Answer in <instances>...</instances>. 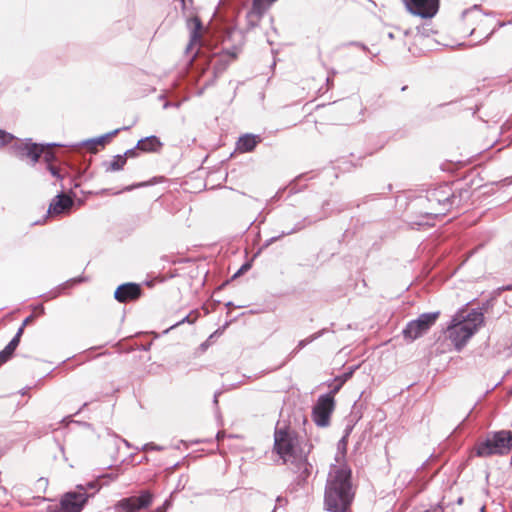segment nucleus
Here are the masks:
<instances>
[{
	"instance_id": "nucleus-25",
	"label": "nucleus",
	"mask_w": 512,
	"mask_h": 512,
	"mask_svg": "<svg viewBox=\"0 0 512 512\" xmlns=\"http://www.w3.org/2000/svg\"><path fill=\"white\" fill-rule=\"evenodd\" d=\"M198 317H199V312L197 310H193L188 315L183 317L181 320L172 324L165 332H168L169 330H172L183 323L193 324L197 321Z\"/></svg>"
},
{
	"instance_id": "nucleus-43",
	"label": "nucleus",
	"mask_w": 512,
	"mask_h": 512,
	"mask_svg": "<svg viewBox=\"0 0 512 512\" xmlns=\"http://www.w3.org/2000/svg\"><path fill=\"white\" fill-rule=\"evenodd\" d=\"M146 184L145 183H139V184H134L132 186H128L125 188V190L127 191H131L132 189L134 188H138V187H142V186H145Z\"/></svg>"
},
{
	"instance_id": "nucleus-45",
	"label": "nucleus",
	"mask_w": 512,
	"mask_h": 512,
	"mask_svg": "<svg viewBox=\"0 0 512 512\" xmlns=\"http://www.w3.org/2000/svg\"><path fill=\"white\" fill-rule=\"evenodd\" d=\"M33 319V315H30L28 316L27 318L24 319L23 323L21 324V326H23L24 328L26 327V325H28V323Z\"/></svg>"
},
{
	"instance_id": "nucleus-16",
	"label": "nucleus",
	"mask_w": 512,
	"mask_h": 512,
	"mask_svg": "<svg viewBox=\"0 0 512 512\" xmlns=\"http://www.w3.org/2000/svg\"><path fill=\"white\" fill-rule=\"evenodd\" d=\"M61 188L64 189V186L61 185ZM72 205L73 199L70 196L64 194L63 190H61V192L52 199L48 208V213L61 214L65 210L71 208Z\"/></svg>"
},
{
	"instance_id": "nucleus-24",
	"label": "nucleus",
	"mask_w": 512,
	"mask_h": 512,
	"mask_svg": "<svg viewBox=\"0 0 512 512\" xmlns=\"http://www.w3.org/2000/svg\"><path fill=\"white\" fill-rule=\"evenodd\" d=\"M128 128H129V127H123V128L115 129V130H113V131H111V132H109V133H106V134H104V135H101V136H99V137H96V138H93V139L85 140V141H83L81 144H82V145H87V146H88V145H91V146H92V150H93V149H94V147H95L96 145L104 144V143H105V141H106L107 139H109V138H110V137H112V136L117 135L121 130H126V129H128Z\"/></svg>"
},
{
	"instance_id": "nucleus-41",
	"label": "nucleus",
	"mask_w": 512,
	"mask_h": 512,
	"mask_svg": "<svg viewBox=\"0 0 512 512\" xmlns=\"http://www.w3.org/2000/svg\"><path fill=\"white\" fill-rule=\"evenodd\" d=\"M171 504H172L171 500L170 499H166L164 501V503L161 506H159L158 508H162V509H164V512H166L167 509L171 506Z\"/></svg>"
},
{
	"instance_id": "nucleus-17",
	"label": "nucleus",
	"mask_w": 512,
	"mask_h": 512,
	"mask_svg": "<svg viewBox=\"0 0 512 512\" xmlns=\"http://www.w3.org/2000/svg\"><path fill=\"white\" fill-rule=\"evenodd\" d=\"M458 320L468 328H471L472 332L475 334L478 328L484 323V314L481 309H472L466 316H462L458 318Z\"/></svg>"
},
{
	"instance_id": "nucleus-40",
	"label": "nucleus",
	"mask_w": 512,
	"mask_h": 512,
	"mask_svg": "<svg viewBox=\"0 0 512 512\" xmlns=\"http://www.w3.org/2000/svg\"><path fill=\"white\" fill-rule=\"evenodd\" d=\"M180 106V103H173V102H169V101H166L163 105V108L164 109H168L169 107H176L178 108Z\"/></svg>"
},
{
	"instance_id": "nucleus-8",
	"label": "nucleus",
	"mask_w": 512,
	"mask_h": 512,
	"mask_svg": "<svg viewBox=\"0 0 512 512\" xmlns=\"http://www.w3.org/2000/svg\"><path fill=\"white\" fill-rule=\"evenodd\" d=\"M180 2L182 12L187 16V28L190 30L189 43L185 49V53L190 55L193 46L201 41L203 25L200 18L196 15H193L191 12L193 9V0H180Z\"/></svg>"
},
{
	"instance_id": "nucleus-37",
	"label": "nucleus",
	"mask_w": 512,
	"mask_h": 512,
	"mask_svg": "<svg viewBox=\"0 0 512 512\" xmlns=\"http://www.w3.org/2000/svg\"><path fill=\"white\" fill-rule=\"evenodd\" d=\"M468 14H474L476 17L481 16L480 12L477 10L476 7L473 10H470V11L466 10L463 12V16H466Z\"/></svg>"
},
{
	"instance_id": "nucleus-54",
	"label": "nucleus",
	"mask_w": 512,
	"mask_h": 512,
	"mask_svg": "<svg viewBox=\"0 0 512 512\" xmlns=\"http://www.w3.org/2000/svg\"><path fill=\"white\" fill-rule=\"evenodd\" d=\"M154 512H164V509H162V508H156Z\"/></svg>"
},
{
	"instance_id": "nucleus-21",
	"label": "nucleus",
	"mask_w": 512,
	"mask_h": 512,
	"mask_svg": "<svg viewBox=\"0 0 512 512\" xmlns=\"http://www.w3.org/2000/svg\"><path fill=\"white\" fill-rule=\"evenodd\" d=\"M267 11L268 10H262L261 7H257L253 2L251 10L246 14L247 30H251L257 27L261 18Z\"/></svg>"
},
{
	"instance_id": "nucleus-6",
	"label": "nucleus",
	"mask_w": 512,
	"mask_h": 512,
	"mask_svg": "<svg viewBox=\"0 0 512 512\" xmlns=\"http://www.w3.org/2000/svg\"><path fill=\"white\" fill-rule=\"evenodd\" d=\"M54 146H61L57 143H46V144H38L31 141V139H26L24 142H16L10 147L11 153L21 159H29L31 165H35L42 153L44 152V148H50Z\"/></svg>"
},
{
	"instance_id": "nucleus-2",
	"label": "nucleus",
	"mask_w": 512,
	"mask_h": 512,
	"mask_svg": "<svg viewBox=\"0 0 512 512\" xmlns=\"http://www.w3.org/2000/svg\"><path fill=\"white\" fill-rule=\"evenodd\" d=\"M221 37L224 47L220 52H216L209 57L208 66L211 69L212 77L205 81L198 95H201L206 88L215 83L217 78L224 73L230 63L237 57L241 49L243 36L235 28L225 27Z\"/></svg>"
},
{
	"instance_id": "nucleus-49",
	"label": "nucleus",
	"mask_w": 512,
	"mask_h": 512,
	"mask_svg": "<svg viewBox=\"0 0 512 512\" xmlns=\"http://www.w3.org/2000/svg\"><path fill=\"white\" fill-rule=\"evenodd\" d=\"M38 311L41 313V314H44L45 312V309H44V306L42 304H40L38 307H37Z\"/></svg>"
},
{
	"instance_id": "nucleus-50",
	"label": "nucleus",
	"mask_w": 512,
	"mask_h": 512,
	"mask_svg": "<svg viewBox=\"0 0 512 512\" xmlns=\"http://www.w3.org/2000/svg\"><path fill=\"white\" fill-rule=\"evenodd\" d=\"M197 54H198V51H197V52H195V53L191 56V58H190V63H192V62L194 61V59H195V57L197 56Z\"/></svg>"
},
{
	"instance_id": "nucleus-30",
	"label": "nucleus",
	"mask_w": 512,
	"mask_h": 512,
	"mask_svg": "<svg viewBox=\"0 0 512 512\" xmlns=\"http://www.w3.org/2000/svg\"><path fill=\"white\" fill-rule=\"evenodd\" d=\"M277 0H253L257 7H261L262 10H268L273 3Z\"/></svg>"
},
{
	"instance_id": "nucleus-13",
	"label": "nucleus",
	"mask_w": 512,
	"mask_h": 512,
	"mask_svg": "<svg viewBox=\"0 0 512 512\" xmlns=\"http://www.w3.org/2000/svg\"><path fill=\"white\" fill-rule=\"evenodd\" d=\"M406 9L413 15L427 19L436 15L439 0H403Z\"/></svg>"
},
{
	"instance_id": "nucleus-39",
	"label": "nucleus",
	"mask_w": 512,
	"mask_h": 512,
	"mask_svg": "<svg viewBox=\"0 0 512 512\" xmlns=\"http://www.w3.org/2000/svg\"><path fill=\"white\" fill-rule=\"evenodd\" d=\"M86 490L87 488H90V489H98V483L96 481H90L86 484V486H83Z\"/></svg>"
},
{
	"instance_id": "nucleus-7",
	"label": "nucleus",
	"mask_w": 512,
	"mask_h": 512,
	"mask_svg": "<svg viewBox=\"0 0 512 512\" xmlns=\"http://www.w3.org/2000/svg\"><path fill=\"white\" fill-rule=\"evenodd\" d=\"M311 451V445L307 440L300 438L294 445L291 454L290 465L293 466L295 472L300 473V477L305 480L310 475L311 464L308 462V455Z\"/></svg>"
},
{
	"instance_id": "nucleus-35",
	"label": "nucleus",
	"mask_w": 512,
	"mask_h": 512,
	"mask_svg": "<svg viewBox=\"0 0 512 512\" xmlns=\"http://www.w3.org/2000/svg\"><path fill=\"white\" fill-rule=\"evenodd\" d=\"M328 386L331 388V391L329 394H331L332 396L334 394H336L341 388L339 387V385H337L336 383H333V380H331L329 383H328Z\"/></svg>"
},
{
	"instance_id": "nucleus-44",
	"label": "nucleus",
	"mask_w": 512,
	"mask_h": 512,
	"mask_svg": "<svg viewBox=\"0 0 512 512\" xmlns=\"http://www.w3.org/2000/svg\"><path fill=\"white\" fill-rule=\"evenodd\" d=\"M349 431H350V429H349V430H347L346 435H344V436L342 437V439L339 441V444H338V446H339V447H340V445H343V446H345V445H346V438H347V436H348Z\"/></svg>"
},
{
	"instance_id": "nucleus-53",
	"label": "nucleus",
	"mask_w": 512,
	"mask_h": 512,
	"mask_svg": "<svg viewBox=\"0 0 512 512\" xmlns=\"http://www.w3.org/2000/svg\"><path fill=\"white\" fill-rule=\"evenodd\" d=\"M388 37H389L390 39H393V38H394V34H393L392 32H389V33H388Z\"/></svg>"
},
{
	"instance_id": "nucleus-1",
	"label": "nucleus",
	"mask_w": 512,
	"mask_h": 512,
	"mask_svg": "<svg viewBox=\"0 0 512 512\" xmlns=\"http://www.w3.org/2000/svg\"><path fill=\"white\" fill-rule=\"evenodd\" d=\"M339 465H331L325 486L324 504L327 511L347 512L352 500L351 469L340 463L338 455L335 458Z\"/></svg>"
},
{
	"instance_id": "nucleus-36",
	"label": "nucleus",
	"mask_w": 512,
	"mask_h": 512,
	"mask_svg": "<svg viewBox=\"0 0 512 512\" xmlns=\"http://www.w3.org/2000/svg\"><path fill=\"white\" fill-rule=\"evenodd\" d=\"M251 267V264L250 263H245L241 266V268L234 274V278L237 277L238 275H240L242 272L244 271H247L248 269H250Z\"/></svg>"
},
{
	"instance_id": "nucleus-46",
	"label": "nucleus",
	"mask_w": 512,
	"mask_h": 512,
	"mask_svg": "<svg viewBox=\"0 0 512 512\" xmlns=\"http://www.w3.org/2000/svg\"><path fill=\"white\" fill-rule=\"evenodd\" d=\"M351 44L355 45V46H358V47L362 48L363 50H367V47L364 44H362V43L352 42Z\"/></svg>"
},
{
	"instance_id": "nucleus-3",
	"label": "nucleus",
	"mask_w": 512,
	"mask_h": 512,
	"mask_svg": "<svg viewBox=\"0 0 512 512\" xmlns=\"http://www.w3.org/2000/svg\"><path fill=\"white\" fill-rule=\"evenodd\" d=\"M512 451V431L500 430L489 432L486 438L475 444L473 452L480 458L492 455H507Z\"/></svg>"
},
{
	"instance_id": "nucleus-38",
	"label": "nucleus",
	"mask_w": 512,
	"mask_h": 512,
	"mask_svg": "<svg viewBox=\"0 0 512 512\" xmlns=\"http://www.w3.org/2000/svg\"><path fill=\"white\" fill-rule=\"evenodd\" d=\"M83 281H86L85 277H76V278L70 279L67 283L76 284V283H81Z\"/></svg>"
},
{
	"instance_id": "nucleus-11",
	"label": "nucleus",
	"mask_w": 512,
	"mask_h": 512,
	"mask_svg": "<svg viewBox=\"0 0 512 512\" xmlns=\"http://www.w3.org/2000/svg\"><path fill=\"white\" fill-rule=\"evenodd\" d=\"M335 400L331 394L320 395L312 410V417L319 427H326L330 423V416L334 410Z\"/></svg>"
},
{
	"instance_id": "nucleus-51",
	"label": "nucleus",
	"mask_w": 512,
	"mask_h": 512,
	"mask_svg": "<svg viewBox=\"0 0 512 512\" xmlns=\"http://www.w3.org/2000/svg\"><path fill=\"white\" fill-rule=\"evenodd\" d=\"M335 383L339 385L340 388H342V386L344 385V383H342L341 381H335Z\"/></svg>"
},
{
	"instance_id": "nucleus-42",
	"label": "nucleus",
	"mask_w": 512,
	"mask_h": 512,
	"mask_svg": "<svg viewBox=\"0 0 512 512\" xmlns=\"http://www.w3.org/2000/svg\"><path fill=\"white\" fill-rule=\"evenodd\" d=\"M24 327L23 326H20L16 332V334L14 335V337H18V339L20 340L22 335H23V332H24Z\"/></svg>"
},
{
	"instance_id": "nucleus-34",
	"label": "nucleus",
	"mask_w": 512,
	"mask_h": 512,
	"mask_svg": "<svg viewBox=\"0 0 512 512\" xmlns=\"http://www.w3.org/2000/svg\"><path fill=\"white\" fill-rule=\"evenodd\" d=\"M137 149L138 148H136V146L131 148V149H128V150L125 151V153L122 156H125L126 160L128 158L136 157L138 155Z\"/></svg>"
},
{
	"instance_id": "nucleus-20",
	"label": "nucleus",
	"mask_w": 512,
	"mask_h": 512,
	"mask_svg": "<svg viewBox=\"0 0 512 512\" xmlns=\"http://www.w3.org/2000/svg\"><path fill=\"white\" fill-rule=\"evenodd\" d=\"M161 146H162V142L155 135L144 137V138L140 139L136 144V148H138V150H141L144 152H155Z\"/></svg>"
},
{
	"instance_id": "nucleus-47",
	"label": "nucleus",
	"mask_w": 512,
	"mask_h": 512,
	"mask_svg": "<svg viewBox=\"0 0 512 512\" xmlns=\"http://www.w3.org/2000/svg\"><path fill=\"white\" fill-rule=\"evenodd\" d=\"M220 394H221V392H216V393L214 394L213 403H214V405H215V406H217V405H218V396H219Z\"/></svg>"
},
{
	"instance_id": "nucleus-33",
	"label": "nucleus",
	"mask_w": 512,
	"mask_h": 512,
	"mask_svg": "<svg viewBox=\"0 0 512 512\" xmlns=\"http://www.w3.org/2000/svg\"><path fill=\"white\" fill-rule=\"evenodd\" d=\"M142 450H143V451H148V450L161 451V450H163V447H162V446H159V445H156V444H154V443H146V444L142 447Z\"/></svg>"
},
{
	"instance_id": "nucleus-15",
	"label": "nucleus",
	"mask_w": 512,
	"mask_h": 512,
	"mask_svg": "<svg viewBox=\"0 0 512 512\" xmlns=\"http://www.w3.org/2000/svg\"><path fill=\"white\" fill-rule=\"evenodd\" d=\"M142 295V288L134 282H127L119 285L115 292L114 298L119 303H127L139 299Z\"/></svg>"
},
{
	"instance_id": "nucleus-18",
	"label": "nucleus",
	"mask_w": 512,
	"mask_h": 512,
	"mask_svg": "<svg viewBox=\"0 0 512 512\" xmlns=\"http://www.w3.org/2000/svg\"><path fill=\"white\" fill-rule=\"evenodd\" d=\"M322 218L323 217H319L317 219L312 220V219H310L308 217H305L301 221L297 222L292 229H290L288 231H283L280 235L274 236V237H271V238L267 239L263 246L264 247H268L272 243H274L275 241H277L280 238H282L283 236H287V235H291L293 233L299 232L302 229H304L305 227H307V226L317 222L318 220H321Z\"/></svg>"
},
{
	"instance_id": "nucleus-22",
	"label": "nucleus",
	"mask_w": 512,
	"mask_h": 512,
	"mask_svg": "<svg viewBox=\"0 0 512 512\" xmlns=\"http://www.w3.org/2000/svg\"><path fill=\"white\" fill-rule=\"evenodd\" d=\"M20 340L18 337H13L10 342L0 351V366L6 363L14 354L18 347Z\"/></svg>"
},
{
	"instance_id": "nucleus-12",
	"label": "nucleus",
	"mask_w": 512,
	"mask_h": 512,
	"mask_svg": "<svg viewBox=\"0 0 512 512\" xmlns=\"http://www.w3.org/2000/svg\"><path fill=\"white\" fill-rule=\"evenodd\" d=\"M447 335L454 345L455 350L460 352L474 333L471 328H468L465 324H462L457 317H454L447 328Z\"/></svg>"
},
{
	"instance_id": "nucleus-14",
	"label": "nucleus",
	"mask_w": 512,
	"mask_h": 512,
	"mask_svg": "<svg viewBox=\"0 0 512 512\" xmlns=\"http://www.w3.org/2000/svg\"><path fill=\"white\" fill-rule=\"evenodd\" d=\"M153 500L151 492L141 491L139 497L131 496L119 500L115 507L122 512H137L140 509L147 508Z\"/></svg>"
},
{
	"instance_id": "nucleus-28",
	"label": "nucleus",
	"mask_w": 512,
	"mask_h": 512,
	"mask_svg": "<svg viewBox=\"0 0 512 512\" xmlns=\"http://www.w3.org/2000/svg\"><path fill=\"white\" fill-rule=\"evenodd\" d=\"M14 138L13 134L0 129V148L8 145Z\"/></svg>"
},
{
	"instance_id": "nucleus-29",
	"label": "nucleus",
	"mask_w": 512,
	"mask_h": 512,
	"mask_svg": "<svg viewBox=\"0 0 512 512\" xmlns=\"http://www.w3.org/2000/svg\"><path fill=\"white\" fill-rule=\"evenodd\" d=\"M47 149L48 148H44V152L41 156H43L44 161L47 163V165H49L52 164V162L56 161L57 157L53 151Z\"/></svg>"
},
{
	"instance_id": "nucleus-23",
	"label": "nucleus",
	"mask_w": 512,
	"mask_h": 512,
	"mask_svg": "<svg viewBox=\"0 0 512 512\" xmlns=\"http://www.w3.org/2000/svg\"><path fill=\"white\" fill-rule=\"evenodd\" d=\"M126 164V157L120 154L115 155L111 161L103 162V167L106 172H116L123 169Z\"/></svg>"
},
{
	"instance_id": "nucleus-48",
	"label": "nucleus",
	"mask_w": 512,
	"mask_h": 512,
	"mask_svg": "<svg viewBox=\"0 0 512 512\" xmlns=\"http://www.w3.org/2000/svg\"><path fill=\"white\" fill-rule=\"evenodd\" d=\"M4 496H6V489L4 487L0 486V500Z\"/></svg>"
},
{
	"instance_id": "nucleus-4",
	"label": "nucleus",
	"mask_w": 512,
	"mask_h": 512,
	"mask_svg": "<svg viewBox=\"0 0 512 512\" xmlns=\"http://www.w3.org/2000/svg\"><path fill=\"white\" fill-rule=\"evenodd\" d=\"M427 201L431 204L433 212L430 215H444L455 203L456 196L449 185H440L434 189L428 190L426 194Z\"/></svg>"
},
{
	"instance_id": "nucleus-27",
	"label": "nucleus",
	"mask_w": 512,
	"mask_h": 512,
	"mask_svg": "<svg viewBox=\"0 0 512 512\" xmlns=\"http://www.w3.org/2000/svg\"><path fill=\"white\" fill-rule=\"evenodd\" d=\"M358 368V366H352L349 367L348 371L344 372L342 375H339L333 379V383L335 381H341L342 383H345L348 379H350L355 372V370Z\"/></svg>"
},
{
	"instance_id": "nucleus-31",
	"label": "nucleus",
	"mask_w": 512,
	"mask_h": 512,
	"mask_svg": "<svg viewBox=\"0 0 512 512\" xmlns=\"http://www.w3.org/2000/svg\"><path fill=\"white\" fill-rule=\"evenodd\" d=\"M47 170L51 173L52 176L56 177L61 181L63 180V176L61 175L59 169L56 166L49 164L47 165Z\"/></svg>"
},
{
	"instance_id": "nucleus-5",
	"label": "nucleus",
	"mask_w": 512,
	"mask_h": 512,
	"mask_svg": "<svg viewBox=\"0 0 512 512\" xmlns=\"http://www.w3.org/2000/svg\"><path fill=\"white\" fill-rule=\"evenodd\" d=\"M439 315V311L426 312L420 314L417 319L409 321L402 330L404 339L407 342H413L425 335L435 324Z\"/></svg>"
},
{
	"instance_id": "nucleus-52",
	"label": "nucleus",
	"mask_w": 512,
	"mask_h": 512,
	"mask_svg": "<svg viewBox=\"0 0 512 512\" xmlns=\"http://www.w3.org/2000/svg\"><path fill=\"white\" fill-rule=\"evenodd\" d=\"M480 512H487L486 507L484 505L480 507Z\"/></svg>"
},
{
	"instance_id": "nucleus-26",
	"label": "nucleus",
	"mask_w": 512,
	"mask_h": 512,
	"mask_svg": "<svg viewBox=\"0 0 512 512\" xmlns=\"http://www.w3.org/2000/svg\"><path fill=\"white\" fill-rule=\"evenodd\" d=\"M325 332H327V329H322L316 333H313L312 335H310L309 337L303 339V340H300L297 344V347L295 349V352H298L299 350H301L302 348H304L306 345L310 344L311 342L315 341L316 339L320 338Z\"/></svg>"
},
{
	"instance_id": "nucleus-10",
	"label": "nucleus",
	"mask_w": 512,
	"mask_h": 512,
	"mask_svg": "<svg viewBox=\"0 0 512 512\" xmlns=\"http://www.w3.org/2000/svg\"><path fill=\"white\" fill-rule=\"evenodd\" d=\"M300 437L291 430L279 429L274 433V450L280 456L284 463H289L291 454H289Z\"/></svg>"
},
{
	"instance_id": "nucleus-32",
	"label": "nucleus",
	"mask_w": 512,
	"mask_h": 512,
	"mask_svg": "<svg viewBox=\"0 0 512 512\" xmlns=\"http://www.w3.org/2000/svg\"><path fill=\"white\" fill-rule=\"evenodd\" d=\"M64 287H65V284L62 285L61 287L57 288L56 290L49 292L47 295H45V299L50 300V299H54V298L58 297L60 295L61 291L64 289Z\"/></svg>"
},
{
	"instance_id": "nucleus-9",
	"label": "nucleus",
	"mask_w": 512,
	"mask_h": 512,
	"mask_svg": "<svg viewBox=\"0 0 512 512\" xmlns=\"http://www.w3.org/2000/svg\"><path fill=\"white\" fill-rule=\"evenodd\" d=\"M77 488L78 491L66 493L61 499L59 506H50L48 508L50 512H80L87 502L89 495L86 493V489L82 485L77 486Z\"/></svg>"
},
{
	"instance_id": "nucleus-19",
	"label": "nucleus",
	"mask_w": 512,
	"mask_h": 512,
	"mask_svg": "<svg viewBox=\"0 0 512 512\" xmlns=\"http://www.w3.org/2000/svg\"><path fill=\"white\" fill-rule=\"evenodd\" d=\"M260 142L261 137L259 135L244 134L237 141V150L241 153L252 152Z\"/></svg>"
}]
</instances>
